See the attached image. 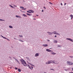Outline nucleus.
Returning <instances> with one entry per match:
<instances>
[{"label": "nucleus", "mask_w": 73, "mask_h": 73, "mask_svg": "<svg viewBox=\"0 0 73 73\" xmlns=\"http://www.w3.org/2000/svg\"><path fill=\"white\" fill-rule=\"evenodd\" d=\"M52 63H53V64H56L57 63V61H52V60H50L48 61V62H46V64H51Z\"/></svg>", "instance_id": "obj_1"}, {"label": "nucleus", "mask_w": 73, "mask_h": 73, "mask_svg": "<svg viewBox=\"0 0 73 73\" xmlns=\"http://www.w3.org/2000/svg\"><path fill=\"white\" fill-rule=\"evenodd\" d=\"M21 61V62L22 64L23 65L25 66H26L27 65V63L24 60L21 59V60H20Z\"/></svg>", "instance_id": "obj_2"}, {"label": "nucleus", "mask_w": 73, "mask_h": 73, "mask_svg": "<svg viewBox=\"0 0 73 73\" xmlns=\"http://www.w3.org/2000/svg\"><path fill=\"white\" fill-rule=\"evenodd\" d=\"M67 63L68 65H73V63L70 62H67Z\"/></svg>", "instance_id": "obj_3"}, {"label": "nucleus", "mask_w": 73, "mask_h": 73, "mask_svg": "<svg viewBox=\"0 0 73 73\" xmlns=\"http://www.w3.org/2000/svg\"><path fill=\"white\" fill-rule=\"evenodd\" d=\"M46 51H47V52H53V51L50 50L49 49H46Z\"/></svg>", "instance_id": "obj_4"}, {"label": "nucleus", "mask_w": 73, "mask_h": 73, "mask_svg": "<svg viewBox=\"0 0 73 73\" xmlns=\"http://www.w3.org/2000/svg\"><path fill=\"white\" fill-rule=\"evenodd\" d=\"M28 66H29V68H30V69L31 70H32L33 69V67L32 66L30 67L29 64L28 65Z\"/></svg>", "instance_id": "obj_5"}, {"label": "nucleus", "mask_w": 73, "mask_h": 73, "mask_svg": "<svg viewBox=\"0 0 73 73\" xmlns=\"http://www.w3.org/2000/svg\"><path fill=\"white\" fill-rule=\"evenodd\" d=\"M52 33H54V35H60V34L58 33H57L55 31L54 32H52Z\"/></svg>", "instance_id": "obj_6"}, {"label": "nucleus", "mask_w": 73, "mask_h": 73, "mask_svg": "<svg viewBox=\"0 0 73 73\" xmlns=\"http://www.w3.org/2000/svg\"><path fill=\"white\" fill-rule=\"evenodd\" d=\"M67 40H69L70 41H72V42H73V40L70 38H67Z\"/></svg>", "instance_id": "obj_7"}, {"label": "nucleus", "mask_w": 73, "mask_h": 73, "mask_svg": "<svg viewBox=\"0 0 73 73\" xmlns=\"http://www.w3.org/2000/svg\"><path fill=\"white\" fill-rule=\"evenodd\" d=\"M42 45L43 46H44V47H46V46H48V45L47 44H43Z\"/></svg>", "instance_id": "obj_8"}, {"label": "nucleus", "mask_w": 73, "mask_h": 73, "mask_svg": "<svg viewBox=\"0 0 73 73\" xmlns=\"http://www.w3.org/2000/svg\"><path fill=\"white\" fill-rule=\"evenodd\" d=\"M39 56V54H38V53H36L35 55V57H37V56Z\"/></svg>", "instance_id": "obj_9"}, {"label": "nucleus", "mask_w": 73, "mask_h": 73, "mask_svg": "<svg viewBox=\"0 0 73 73\" xmlns=\"http://www.w3.org/2000/svg\"><path fill=\"white\" fill-rule=\"evenodd\" d=\"M15 17H19V18H21V17L20 16H18V15H16L15 16Z\"/></svg>", "instance_id": "obj_10"}, {"label": "nucleus", "mask_w": 73, "mask_h": 73, "mask_svg": "<svg viewBox=\"0 0 73 73\" xmlns=\"http://www.w3.org/2000/svg\"><path fill=\"white\" fill-rule=\"evenodd\" d=\"M29 11L32 12V13H34V11L32 10H29Z\"/></svg>", "instance_id": "obj_11"}, {"label": "nucleus", "mask_w": 73, "mask_h": 73, "mask_svg": "<svg viewBox=\"0 0 73 73\" xmlns=\"http://www.w3.org/2000/svg\"><path fill=\"white\" fill-rule=\"evenodd\" d=\"M70 17H71V19L72 20V19H73V15H70Z\"/></svg>", "instance_id": "obj_12"}, {"label": "nucleus", "mask_w": 73, "mask_h": 73, "mask_svg": "<svg viewBox=\"0 0 73 73\" xmlns=\"http://www.w3.org/2000/svg\"><path fill=\"white\" fill-rule=\"evenodd\" d=\"M47 33H49V34L50 35H52V33L50 32H47Z\"/></svg>", "instance_id": "obj_13"}, {"label": "nucleus", "mask_w": 73, "mask_h": 73, "mask_svg": "<svg viewBox=\"0 0 73 73\" xmlns=\"http://www.w3.org/2000/svg\"><path fill=\"white\" fill-rule=\"evenodd\" d=\"M20 8H21V9H22V10H23V9H24V7H20Z\"/></svg>", "instance_id": "obj_14"}, {"label": "nucleus", "mask_w": 73, "mask_h": 73, "mask_svg": "<svg viewBox=\"0 0 73 73\" xmlns=\"http://www.w3.org/2000/svg\"><path fill=\"white\" fill-rule=\"evenodd\" d=\"M1 37H2L3 38H5V39H7V38L1 35Z\"/></svg>", "instance_id": "obj_15"}, {"label": "nucleus", "mask_w": 73, "mask_h": 73, "mask_svg": "<svg viewBox=\"0 0 73 73\" xmlns=\"http://www.w3.org/2000/svg\"><path fill=\"white\" fill-rule=\"evenodd\" d=\"M18 72H21V70L20 69H18Z\"/></svg>", "instance_id": "obj_16"}, {"label": "nucleus", "mask_w": 73, "mask_h": 73, "mask_svg": "<svg viewBox=\"0 0 73 73\" xmlns=\"http://www.w3.org/2000/svg\"><path fill=\"white\" fill-rule=\"evenodd\" d=\"M9 5L10 7H11V8H14V7H13V6H12L11 5Z\"/></svg>", "instance_id": "obj_17"}, {"label": "nucleus", "mask_w": 73, "mask_h": 73, "mask_svg": "<svg viewBox=\"0 0 73 73\" xmlns=\"http://www.w3.org/2000/svg\"><path fill=\"white\" fill-rule=\"evenodd\" d=\"M58 41H57L56 40H55L54 41V42L55 43H57V42Z\"/></svg>", "instance_id": "obj_18"}, {"label": "nucleus", "mask_w": 73, "mask_h": 73, "mask_svg": "<svg viewBox=\"0 0 73 73\" xmlns=\"http://www.w3.org/2000/svg\"><path fill=\"white\" fill-rule=\"evenodd\" d=\"M23 16H24L25 17H27V16L26 15H25V14H23Z\"/></svg>", "instance_id": "obj_19"}, {"label": "nucleus", "mask_w": 73, "mask_h": 73, "mask_svg": "<svg viewBox=\"0 0 73 73\" xmlns=\"http://www.w3.org/2000/svg\"><path fill=\"white\" fill-rule=\"evenodd\" d=\"M27 15H28L29 16H31V14L29 13H27Z\"/></svg>", "instance_id": "obj_20"}, {"label": "nucleus", "mask_w": 73, "mask_h": 73, "mask_svg": "<svg viewBox=\"0 0 73 73\" xmlns=\"http://www.w3.org/2000/svg\"><path fill=\"white\" fill-rule=\"evenodd\" d=\"M9 27L10 28H13V27H12V26H9Z\"/></svg>", "instance_id": "obj_21"}, {"label": "nucleus", "mask_w": 73, "mask_h": 73, "mask_svg": "<svg viewBox=\"0 0 73 73\" xmlns=\"http://www.w3.org/2000/svg\"><path fill=\"white\" fill-rule=\"evenodd\" d=\"M27 12L28 13H31V12L29 11H27Z\"/></svg>", "instance_id": "obj_22"}, {"label": "nucleus", "mask_w": 73, "mask_h": 73, "mask_svg": "<svg viewBox=\"0 0 73 73\" xmlns=\"http://www.w3.org/2000/svg\"><path fill=\"white\" fill-rule=\"evenodd\" d=\"M52 54H54V55L56 54V53H55L54 52H52Z\"/></svg>", "instance_id": "obj_23"}, {"label": "nucleus", "mask_w": 73, "mask_h": 73, "mask_svg": "<svg viewBox=\"0 0 73 73\" xmlns=\"http://www.w3.org/2000/svg\"><path fill=\"white\" fill-rule=\"evenodd\" d=\"M16 61H17V62H18L19 64H20V63L19 62V61H18V60H17V59H16Z\"/></svg>", "instance_id": "obj_24"}, {"label": "nucleus", "mask_w": 73, "mask_h": 73, "mask_svg": "<svg viewBox=\"0 0 73 73\" xmlns=\"http://www.w3.org/2000/svg\"><path fill=\"white\" fill-rule=\"evenodd\" d=\"M19 41H21V42H24V41L23 40H19Z\"/></svg>", "instance_id": "obj_25"}, {"label": "nucleus", "mask_w": 73, "mask_h": 73, "mask_svg": "<svg viewBox=\"0 0 73 73\" xmlns=\"http://www.w3.org/2000/svg\"><path fill=\"white\" fill-rule=\"evenodd\" d=\"M0 21H5V20H3V19H0Z\"/></svg>", "instance_id": "obj_26"}, {"label": "nucleus", "mask_w": 73, "mask_h": 73, "mask_svg": "<svg viewBox=\"0 0 73 73\" xmlns=\"http://www.w3.org/2000/svg\"><path fill=\"white\" fill-rule=\"evenodd\" d=\"M19 37H23V36L21 35H19Z\"/></svg>", "instance_id": "obj_27"}, {"label": "nucleus", "mask_w": 73, "mask_h": 73, "mask_svg": "<svg viewBox=\"0 0 73 73\" xmlns=\"http://www.w3.org/2000/svg\"><path fill=\"white\" fill-rule=\"evenodd\" d=\"M70 58H73V56H70Z\"/></svg>", "instance_id": "obj_28"}, {"label": "nucleus", "mask_w": 73, "mask_h": 73, "mask_svg": "<svg viewBox=\"0 0 73 73\" xmlns=\"http://www.w3.org/2000/svg\"><path fill=\"white\" fill-rule=\"evenodd\" d=\"M13 6H14V7H17V6H16V5H14Z\"/></svg>", "instance_id": "obj_29"}, {"label": "nucleus", "mask_w": 73, "mask_h": 73, "mask_svg": "<svg viewBox=\"0 0 73 73\" xmlns=\"http://www.w3.org/2000/svg\"><path fill=\"white\" fill-rule=\"evenodd\" d=\"M58 47H61V46H60V45H58Z\"/></svg>", "instance_id": "obj_30"}, {"label": "nucleus", "mask_w": 73, "mask_h": 73, "mask_svg": "<svg viewBox=\"0 0 73 73\" xmlns=\"http://www.w3.org/2000/svg\"><path fill=\"white\" fill-rule=\"evenodd\" d=\"M17 68H16V67H15V69H16V70H17Z\"/></svg>", "instance_id": "obj_31"}, {"label": "nucleus", "mask_w": 73, "mask_h": 73, "mask_svg": "<svg viewBox=\"0 0 73 73\" xmlns=\"http://www.w3.org/2000/svg\"><path fill=\"white\" fill-rule=\"evenodd\" d=\"M43 8H44V9H46V8L45 7H43Z\"/></svg>", "instance_id": "obj_32"}, {"label": "nucleus", "mask_w": 73, "mask_h": 73, "mask_svg": "<svg viewBox=\"0 0 73 73\" xmlns=\"http://www.w3.org/2000/svg\"><path fill=\"white\" fill-rule=\"evenodd\" d=\"M27 9V8H25V9H23L24 10H25L26 9Z\"/></svg>", "instance_id": "obj_33"}, {"label": "nucleus", "mask_w": 73, "mask_h": 73, "mask_svg": "<svg viewBox=\"0 0 73 73\" xmlns=\"http://www.w3.org/2000/svg\"><path fill=\"white\" fill-rule=\"evenodd\" d=\"M7 39V40H8L9 41H10V40H9V39H8V38H7V39Z\"/></svg>", "instance_id": "obj_34"}, {"label": "nucleus", "mask_w": 73, "mask_h": 73, "mask_svg": "<svg viewBox=\"0 0 73 73\" xmlns=\"http://www.w3.org/2000/svg\"><path fill=\"white\" fill-rule=\"evenodd\" d=\"M66 3H65L64 4V5H66Z\"/></svg>", "instance_id": "obj_35"}, {"label": "nucleus", "mask_w": 73, "mask_h": 73, "mask_svg": "<svg viewBox=\"0 0 73 73\" xmlns=\"http://www.w3.org/2000/svg\"><path fill=\"white\" fill-rule=\"evenodd\" d=\"M47 41H50V40H48Z\"/></svg>", "instance_id": "obj_36"}, {"label": "nucleus", "mask_w": 73, "mask_h": 73, "mask_svg": "<svg viewBox=\"0 0 73 73\" xmlns=\"http://www.w3.org/2000/svg\"><path fill=\"white\" fill-rule=\"evenodd\" d=\"M65 70L66 71H68L67 69H65Z\"/></svg>", "instance_id": "obj_37"}, {"label": "nucleus", "mask_w": 73, "mask_h": 73, "mask_svg": "<svg viewBox=\"0 0 73 73\" xmlns=\"http://www.w3.org/2000/svg\"><path fill=\"white\" fill-rule=\"evenodd\" d=\"M72 70L73 71V68H72Z\"/></svg>", "instance_id": "obj_38"}, {"label": "nucleus", "mask_w": 73, "mask_h": 73, "mask_svg": "<svg viewBox=\"0 0 73 73\" xmlns=\"http://www.w3.org/2000/svg\"><path fill=\"white\" fill-rule=\"evenodd\" d=\"M42 12H44V10H42Z\"/></svg>", "instance_id": "obj_39"}, {"label": "nucleus", "mask_w": 73, "mask_h": 73, "mask_svg": "<svg viewBox=\"0 0 73 73\" xmlns=\"http://www.w3.org/2000/svg\"><path fill=\"white\" fill-rule=\"evenodd\" d=\"M69 73H73V72H69Z\"/></svg>", "instance_id": "obj_40"}, {"label": "nucleus", "mask_w": 73, "mask_h": 73, "mask_svg": "<svg viewBox=\"0 0 73 73\" xmlns=\"http://www.w3.org/2000/svg\"><path fill=\"white\" fill-rule=\"evenodd\" d=\"M57 37V36H56V35H55V37Z\"/></svg>", "instance_id": "obj_41"}, {"label": "nucleus", "mask_w": 73, "mask_h": 73, "mask_svg": "<svg viewBox=\"0 0 73 73\" xmlns=\"http://www.w3.org/2000/svg\"><path fill=\"white\" fill-rule=\"evenodd\" d=\"M61 5H62V3H61Z\"/></svg>", "instance_id": "obj_42"}, {"label": "nucleus", "mask_w": 73, "mask_h": 73, "mask_svg": "<svg viewBox=\"0 0 73 73\" xmlns=\"http://www.w3.org/2000/svg\"><path fill=\"white\" fill-rule=\"evenodd\" d=\"M36 15L37 16H38V15Z\"/></svg>", "instance_id": "obj_43"}, {"label": "nucleus", "mask_w": 73, "mask_h": 73, "mask_svg": "<svg viewBox=\"0 0 73 73\" xmlns=\"http://www.w3.org/2000/svg\"><path fill=\"white\" fill-rule=\"evenodd\" d=\"M49 3H50V4H52V3L50 2H49Z\"/></svg>", "instance_id": "obj_44"}, {"label": "nucleus", "mask_w": 73, "mask_h": 73, "mask_svg": "<svg viewBox=\"0 0 73 73\" xmlns=\"http://www.w3.org/2000/svg\"><path fill=\"white\" fill-rule=\"evenodd\" d=\"M51 70H53V69H51Z\"/></svg>", "instance_id": "obj_45"}, {"label": "nucleus", "mask_w": 73, "mask_h": 73, "mask_svg": "<svg viewBox=\"0 0 73 73\" xmlns=\"http://www.w3.org/2000/svg\"><path fill=\"white\" fill-rule=\"evenodd\" d=\"M34 20H36V19H34Z\"/></svg>", "instance_id": "obj_46"}, {"label": "nucleus", "mask_w": 73, "mask_h": 73, "mask_svg": "<svg viewBox=\"0 0 73 73\" xmlns=\"http://www.w3.org/2000/svg\"><path fill=\"white\" fill-rule=\"evenodd\" d=\"M9 57V58H11V57Z\"/></svg>", "instance_id": "obj_47"}]
</instances>
